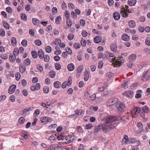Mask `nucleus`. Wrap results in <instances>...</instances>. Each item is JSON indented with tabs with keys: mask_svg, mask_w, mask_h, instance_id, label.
I'll return each mask as SVG.
<instances>
[{
	"mask_svg": "<svg viewBox=\"0 0 150 150\" xmlns=\"http://www.w3.org/2000/svg\"><path fill=\"white\" fill-rule=\"evenodd\" d=\"M137 2L136 0H129L128 4L129 6H134Z\"/></svg>",
	"mask_w": 150,
	"mask_h": 150,
	"instance_id": "20",
	"label": "nucleus"
},
{
	"mask_svg": "<svg viewBox=\"0 0 150 150\" xmlns=\"http://www.w3.org/2000/svg\"><path fill=\"white\" fill-rule=\"evenodd\" d=\"M93 127V125L91 124H88L86 125L85 128L87 129H91Z\"/></svg>",
	"mask_w": 150,
	"mask_h": 150,
	"instance_id": "51",
	"label": "nucleus"
},
{
	"mask_svg": "<svg viewBox=\"0 0 150 150\" xmlns=\"http://www.w3.org/2000/svg\"><path fill=\"white\" fill-rule=\"evenodd\" d=\"M34 109V108L33 107H31L30 108H25L24 109L23 111V114L25 113L28 111H29L30 110H32Z\"/></svg>",
	"mask_w": 150,
	"mask_h": 150,
	"instance_id": "34",
	"label": "nucleus"
},
{
	"mask_svg": "<svg viewBox=\"0 0 150 150\" xmlns=\"http://www.w3.org/2000/svg\"><path fill=\"white\" fill-rule=\"evenodd\" d=\"M44 57V60L45 62H48L50 61V58L48 55H45Z\"/></svg>",
	"mask_w": 150,
	"mask_h": 150,
	"instance_id": "53",
	"label": "nucleus"
},
{
	"mask_svg": "<svg viewBox=\"0 0 150 150\" xmlns=\"http://www.w3.org/2000/svg\"><path fill=\"white\" fill-rule=\"evenodd\" d=\"M11 42L13 46H15L16 45L17 41L15 38L12 37L11 38Z\"/></svg>",
	"mask_w": 150,
	"mask_h": 150,
	"instance_id": "25",
	"label": "nucleus"
},
{
	"mask_svg": "<svg viewBox=\"0 0 150 150\" xmlns=\"http://www.w3.org/2000/svg\"><path fill=\"white\" fill-rule=\"evenodd\" d=\"M45 51L47 53H50L52 51V48L50 46H47L45 47Z\"/></svg>",
	"mask_w": 150,
	"mask_h": 150,
	"instance_id": "41",
	"label": "nucleus"
},
{
	"mask_svg": "<svg viewBox=\"0 0 150 150\" xmlns=\"http://www.w3.org/2000/svg\"><path fill=\"white\" fill-rule=\"evenodd\" d=\"M137 126L140 129V132L141 131H143V125H142V123L140 122H139L137 123Z\"/></svg>",
	"mask_w": 150,
	"mask_h": 150,
	"instance_id": "30",
	"label": "nucleus"
},
{
	"mask_svg": "<svg viewBox=\"0 0 150 150\" xmlns=\"http://www.w3.org/2000/svg\"><path fill=\"white\" fill-rule=\"evenodd\" d=\"M31 60L28 58H27L24 61V63L27 66H29L30 64Z\"/></svg>",
	"mask_w": 150,
	"mask_h": 150,
	"instance_id": "35",
	"label": "nucleus"
},
{
	"mask_svg": "<svg viewBox=\"0 0 150 150\" xmlns=\"http://www.w3.org/2000/svg\"><path fill=\"white\" fill-rule=\"evenodd\" d=\"M39 57L41 59H43L44 57V54L43 51L42 50H40L38 51Z\"/></svg>",
	"mask_w": 150,
	"mask_h": 150,
	"instance_id": "18",
	"label": "nucleus"
},
{
	"mask_svg": "<svg viewBox=\"0 0 150 150\" xmlns=\"http://www.w3.org/2000/svg\"><path fill=\"white\" fill-rule=\"evenodd\" d=\"M16 59V57L14 55H11L9 56V59L10 60V61L11 62H13V61L15 60Z\"/></svg>",
	"mask_w": 150,
	"mask_h": 150,
	"instance_id": "37",
	"label": "nucleus"
},
{
	"mask_svg": "<svg viewBox=\"0 0 150 150\" xmlns=\"http://www.w3.org/2000/svg\"><path fill=\"white\" fill-rule=\"evenodd\" d=\"M16 79L17 81H19L21 78V76L20 73L19 72H17L15 74Z\"/></svg>",
	"mask_w": 150,
	"mask_h": 150,
	"instance_id": "43",
	"label": "nucleus"
},
{
	"mask_svg": "<svg viewBox=\"0 0 150 150\" xmlns=\"http://www.w3.org/2000/svg\"><path fill=\"white\" fill-rule=\"evenodd\" d=\"M86 40H84L83 38L81 40V44L82 46L84 47L86 45Z\"/></svg>",
	"mask_w": 150,
	"mask_h": 150,
	"instance_id": "54",
	"label": "nucleus"
},
{
	"mask_svg": "<svg viewBox=\"0 0 150 150\" xmlns=\"http://www.w3.org/2000/svg\"><path fill=\"white\" fill-rule=\"evenodd\" d=\"M108 59L111 62H115V64L117 67H118L122 64V62H120V61L116 59H114V58L112 57H109Z\"/></svg>",
	"mask_w": 150,
	"mask_h": 150,
	"instance_id": "4",
	"label": "nucleus"
},
{
	"mask_svg": "<svg viewBox=\"0 0 150 150\" xmlns=\"http://www.w3.org/2000/svg\"><path fill=\"white\" fill-rule=\"evenodd\" d=\"M32 22L33 24L36 26L38 25L40 23L39 20L36 18H33L32 19Z\"/></svg>",
	"mask_w": 150,
	"mask_h": 150,
	"instance_id": "14",
	"label": "nucleus"
},
{
	"mask_svg": "<svg viewBox=\"0 0 150 150\" xmlns=\"http://www.w3.org/2000/svg\"><path fill=\"white\" fill-rule=\"evenodd\" d=\"M16 88V86L15 85L11 86L9 89L8 93L10 94H12L15 91Z\"/></svg>",
	"mask_w": 150,
	"mask_h": 150,
	"instance_id": "13",
	"label": "nucleus"
},
{
	"mask_svg": "<svg viewBox=\"0 0 150 150\" xmlns=\"http://www.w3.org/2000/svg\"><path fill=\"white\" fill-rule=\"evenodd\" d=\"M111 49L113 51H116L117 49V45L115 43H113L112 44L111 47Z\"/></svg>",
	"mask_w": 150,
	"mask_h": 150,
	"instance_id": "29",
	"label": "nucleus"
},
{
	"mask_svg": "<svg viewBox=\"0 0 150 150\" xmlns=\"http://www.w3.org/2000/svg\"><path fill=\"white\" fill-rule=\"evenodd\" d=\"M74 137L71 135H69L65 137L66 142H65L67 144H69L72 142Z\"/></svg>",
	"mask_w": 150,
	"mask_h": 150,
	"instance_id": "10",
	"label": "nucleus"
},
{
	"mask_svg": "<svg viewBox=\"0 0 150 150\" xmlns=\"http://www.w3.org/2000/svg\"><path fill=\"white\" fill-rule=\"evenodd\" d=\"M103 126V124L100 125L99 126H96L95 127L94 134L96 135L100 129Z\"/></svg>",
	"mask_w": 150,
	"mask_h": 150,
	"instance_id": "12",
	"label": "nucleus"
},
{
	"mask_svg": "<svg viewBox=\"0 0 150 150\" xmlns=\"http://www.w3.org/2000/svg\"><path fill=\"white\" fill-rule=\"evenodd\" d=\"M125 31L128 33H131L132 34H134L136 33V31L135 30H131L129 28H126Z\"/></svg>",
	"mask_w": 150,
	"mask_h": 150,
	"instance_id": "16",
	"label": "nucleus"
},
{
	"mask_svg": "<svg viewBox=\"0 0 150 150\" xmlns=\"http://www.w3.org/2000/svg\"><path fill=\"white\" fill-rule=\"evenodd\" d=\"M101 37L100 36H98L95 37L94 39V41L95 43H98L101 42Z\"/></svg>",
	"mask_w": 150,
	"mask_h": 150,
	"instance_id": "22",
	"label": "nucleus"
},
{
	"mask_svg": "<svg viewBox=\"0 0 150 150\" xmlns=\"http://www.w3.org/2000/svg\"><path fill=\"white\" fill-rule=\"evenodd\" d=\"M3 25L4 27L6 29L8 30L9 28V26L8 24L5 21H3Z\"/></svg>",
	"mask_w": 150,
	"mask_h": 150,
	"instance_id": "39",
	"label": "nucleus"
},
{
	"mask_svg": "<svg viewBox=\"0 0 150 150\" xmlns=\"http://www.w3.org/2000/svg\"><path fill=\"white\" fill-rule=\"evenodd\" d=\"M122 38L123 40L125 41H127L129 39V36L125 34H124L122 35Z\"/></svg>",
	"mask_w": 150,
	"mask_h": 150,
	"instance_id": "19",
	"label": "nucleus"
},
{
	"mask_svg": "<svg viewBox=\"0 0 150 150\" xmlns=\"http://www.w3.org/2000/svg\"><path fill=\"white\" fill-rule=\"evenodd\" d=\"M61 42V40L59 38L56 39L55 40V44L57 45H59L60 43Z\"/></svg>",
	"mask_w": 150,
	"mask_h": 150,
	"instance_id": "46",
	"label": "nucleus"
},
{
	"mask_svg": "<svg viewBox=\"0 0 150 150\" xmlns=\"http://www.w3.org/2000/svg\"><path fill=\"white\" fill-rule=\"evenodd\" d=\"M114 75L113 73L111 72H108L106 74V76L108 78H110Z\"/></svg>",
	"mask_w": 150,
	"mask_h": 150,
	"instance_id": "59",
	"label": "nucleus"
},
{
	"mask_svg": "<svg viewBox=\"0 0 150 150\" xmlns=\"http://www.w3.org/2000/svg\"><path fill=\"white\" fill-rule=\"evenodd\" d=\"M127 11H128L129 13L131 12L129 9L126 10V9H124L120 11L121 14L123 17L126 18L128 16V14L127 13Z\"/></svg>",
	"mask_w": 150,
	"mask_h": 150,
	"instance_id": "8",
	"label": "nucleus"
},
{
	"mask_svg": "<svg viewBox=\"0 0 150 150\" xmlns=\"http://www.w3.org/2000/svg\"><path fill=\"white\" fill-rule=\"evenodd\" d=\"M103 62L101 61H100L99 62L98 64V68H99V69H101L102 68V67L103 66Z\"/></svg>",
	"mask_w": 150,
	"mask_h": 150,
	"instance_id": "55",
	"label": "nucleus"
},
{
	"mask_svg": "<svg viewBox=\"0 0 150 150\" xmlns=\"http://www.w3.org/2000/svg\"><path fill=\"white\" fill-rule=\"evenodd\" d=\"M133 91H125L123 95L127 97L131 98L133 94Z\"/></svg>",
	"mask_w": 150,
	"mask_h": 150,
	"instance_id": "7",
	"label": "nucleus"
},
{
	"mask_svg": "<svg viewBox=\"0 0 150 150\" xmlns=\"http://www.w3.org/2000/svg\"><path fill=\"white\" fill-rule=\"evenodd\" d=\"M35 45L37 46H40L42 44L41 41L39 40H36L35 41Z\"/></svg>",
	"mask_w": 150,
	"mask_h": 150,
	"instance_id": "48",
	"label": "nucleus"
},
{
	"mask_svg": "<svg viewBox=\"0 0 150 150\" xmlns=\"http://www.w3.org/2000/svg\"><path fill=\"white\" fill-rule=\"evenodd\" d=\"M114 18L116 20H118L120 18V15L118 12H115L113 14Z\"/></svg>",
	"mask_w": 150,
	"mask_h": 150,
	"instance_id": "11",
	"label": "nucleus"
},
{
	"mask_svg": "<svg viewBox=\"0 0 150 150\" xmlns=\"http://www.w3.org/2000/svg\"><path fill=\"white\" fill-rule=\"evenodd\" d=\"M84 74V79L85 81H87L88 80L89 76V73L88 71L86 70L85 71Z\"/></svg>",
	"mask_w": 150,
	"mask_h": 150,
	"instance_id": "21",
	"label": "nucleus"
},
{
	"mask_svg": "<svg viewBox=\"0 0 150 150\" xmlns=\"http://www.w3.org/2000/svg\"><path fill=\"white\" fill-rule=\"evenodd\" d=\"M6 11L9 13H12V11L11 8L10 7H8L6 8Z\"/></svg>",
	"mask_w": 150,
	"mask_h": 150,
	"instance_id": "52",
	"label": "nucleus"
},
{
	"mask_svg": "<svg viewBox=\"0 0 150 150\" xmlns=\"http://www.w3.org/2000/svg\"><path fill=\"white\" fill-rule=\"evenodd\" d=\"M54 85L56 88H58L60 87L61 84L59 81H57L54 82Z\"/></svg>",
	"mask_w": 150,
	"mask_h": 150,
	"instance_id": "23",
	"label": "nucleus"
},
{
	"mask_svg": "<svg viewBox=\"0 0 150 150\" xmlns=\"http://www.w3.org/2000/svg\"><path fill=\"white\" fill-rule=\"evenodd\" d=\"M136 55L132 54L129 57V60L130 61H133L136 59Z\"/></svg>",
	"mask_w": 150,
	"mask_h": 150,
	"instance_id": "24",
	"label": "nucleus"
},
{
	"mask_svg": "<svg viewBox=\"0 0 150 150\" xmlns=\"http://www.w3.org/2000/svg\"><path fill=\"white\" fill-rule=\"evenodd\" d=\"M43 91L45 93H48L49 91V89L47 86H45L43 88Z\"/></svg>",
	"mask_w": 150,
	"mask_h": 150,
	"instance_id": "61",
	"label": "nucleus"
},
{
	"mask_svg": "<svg viewBox=\"0 0 150 150\" xmlns=\"http://www.w3.org/2000/svg\"><path fill=\"white\" fill-rule=\"evenodd\" d=\"M67 85L68 86V82L65 81L63 83L62 86V88H64L66 87Z\"/></svg>",
	"mask_w": 150,
	"mask_h": 150,
	"instance_id": "64",
	"label": "nucleus"
},
{
	"mask_svg": "<svg viewBox=\"0 0 150 150\" xmlns=\"http://www.w3.org/2000/svg\"><path fill=\"white\" fill-rule=\"evenodd\" d=\"M142 110L144 112L147 113L149 111V109L147 106H145L143 107Z\"/></svg>",
	"mask_w": 150,
	"mask_h": 150,
	"instance_id": "36",
	"label": "nucleus"
},
{
	"mask_svg": "<svg viewBox=\"0 0 150 150\" xmlns=\"http://www.w3.org/2000/svg\"><path fill=\"white\" fill-rule=\"evenodd\" d=\"M52 13L54 14L56 13L57 12V8L55 7H53L52 9Z\"/></svg>",
	"mask_w": 150,
	"mask_h": 150,
	"instance_id": "62",
	"label": "nucleus"
},
{
	"mask_svg": "<svg viewBox=\"0 0 150 150\" xmlns=\"http://www.w3.org/2000/svg\"><path fill=\"white\" fill-rule=\"evenodd\" d=\"M83 69V66H79L77 69V71L78 73H81L82 72Z\"/></svg>",
	"mask_w": 150,
	"mask_h": 150,
	"instance_id": "49",
	"label": "nucleus"
},
{
	"mask_svg": "<svg viewBox=\"0 0 150 150\" xmlns=\"http://www.w3.org/2000/svg\"><path fill=\"white\" fill-rule=\"evenodd\" d=\"M5 30L2 28L0 29V35L2 36H5Z\"/></svg>",
	"mask_w": 150,
	"mask_h": 150,
	"instance_id": "44",
	"label": "nucleus"
},
{
	"mask_svg": "<svg viewBox=\"0 0 150 150\" xmlns=\"http://www.w3.org/2000/svg\"><path fill=\"white\" fill-rule=\"evenodd\" d=\"M121 118L119 117H118V118H117L115 116H108L105 118L104 120L105 123H108L110 122H113L115 121H118Z\"/></svg>",
	"mask_w": 150,
	"mask_h": 150,
	"instance_id": "2",
	"label": "nucleus"
},
{
	"mask_svg": "<svg viewBox=\"0 0 150 150\" xmlns=\"http://www.w3.org/2000/svg\"><path fill=\"white\" fill-rule=\"evenodd\" d=\"M21 19L23 20L26 21L27 19V16L25 14H22L21 15Z\"/></svg>",
	"mask_w": 150,
	"mask_h": 150,
	"instance_id": "63",
	"label": "nucleus"
},
{
	"mask_svg": "<svg viewBox=\"0 0 150 150\" xmlns=\"http://www.w3.org/2000/svg\"><path fill=\"white\" fill-rule=\"evenodd\" d=\"M21 44L22 45L25 47L27 46V41L25 39H23L21 42Z\"/></svg>",
	"mask_w": 150,
	"mask_h": 150,
	"instance_id": "47",
	"label": "nucleus"
},
{
	"mask_svg": "<svg viewBox=\"0 0 150 150\" xmlns=\"http://www.w3.org/2000/svg\"><path fill=\"white\" fill-rule=\"evenodd\" d=\"M64 16L67 19V20L70 19L69 13L68 11H65L64 12Z\"/></svg>",
	"mask_w": 150,
	"mask_h": 150,
	"instance_id": "32",
	"label": "nucleus"
},
{
	"mask_svg": "<svg viewBox=\"0 0 150 150\" xmlns=\"http://www.w3.org/2000/svg\"><path fill=\"white\" fill-rule=\"evenodd\" d=\"M61 20V18L59 16L57 17L55 19V22L57 24H59L60 23V21Z\"/></svg>",
	"mask_w": 150,
	"mask_h": 150,
	"instance_id": "40",
	"label": "nucleus"
},
{
	"mask_svg": "<svg viewBox=\"0 0 150 150\" xmlns=\"http://www.w3.org/2000/svg\"><path fill=\"white\" fill-rule=\"evenodd\" d=\"M67 25L68 28H70L72 25V22L70 19L67 20Z\"/></svg>",
	"mask_w": 150,
	"mask_h": 150,
	"instance_id": "38",
	"label": "nucleus"
},
{
	"mask_svg": "<svg viewBox=\"0 0 150 150\" xmlns=\"http://www.w3.org/2000/svg\"><path fill=\"white\" fill-rule=\"evenodd\" d=\"M72 79V77L71 76L68 78V81H67L68 82V86H70L71 84Z\"/></svg>",
	"mask_w": 150,
	"mask_h": 150,
	"instance_id": "50",
	"label": "nucleus"
},
{
	"mask_svg": "<svg viewBox=\"0 0 150 150\" xmlns=\"http://www.w3.org/2000/svg\"><path fill=\"white\" fill-rule=\"evenodd\" d=\"M74 65L72 63L69 64L67 66V69L70 71H73L74 69Z\"/></svg>",
	"mask_w": 150,
	"mask_h": 150,
	"instance_id": "17",
	"label": "nucleus"
},
{
	"mask_svg": "<svg viewBox=\"0 0 150 150\" xmlns=\"http://www.w3.org/2000/svg\"><path fill=\"white\" fill-rule=\"evenodd\" d=\"M80 47L81 45L79 43H75L74 45V47L76 49L79 48H80Z\"/></svg>",
	"mask_w": 150,
	"mask_h": 150,
	"instance_id": "57",
	"label": "nucleus"
},
{
	"mask_svg": "<svg viewBox=\"0 0 150 150\" xmlns=\"http://www.w3.org/2000/svg\"><path fill=\"white\" fill-rule=\"evenodd\" d=\"M52 121V119L50 117H43L40 119L41 122L46 123L48 122H50Z\"/></svg>",
	"mask_w": 150,
	"mask_h": 150,
	"instance_id": "6",
	"label": "nucleus"
},
{
	"mask_svg": "<svg viewBox=\"0 0 150 150\" xmlns=\"http://www.w3.org/2000/svg\"><path fill=\"white\" fill-rule=\"evenodd\" d=\"M25 121V119L23 117H20L19 119V122L21 124H23Z\"/></svg>",
	"mask_w": 150,
	"mask_h": 150,
	"instance_id": "45",
	"label": "nucleus"
},
{
	"mask_svg": "<svg viewBox=\"0 0 150 150\" xmlns=\"http://www.w3.org/2000/svg\"><path fill=\"white\" fill-rule=\"evenodd\" d=\"M128 137L126 135H124V138L122 139V141L125 144H128V143L129 142L128 141Z\"/></svg>",
	"mask_w": 150,
	"mask_h": 150,
	"instance_id": "27",
	"label": "nucleus"
},
{
	"mask_svg": "<svg viewBox=\"0 0 150 150\" xmlns=\"http://www.w3.org/2000/svg\"><path fill=\"white\" fill-rule=\"evenodd\" d=\"M146 44L148 46H150V38H148L145 40Z\"/></svg>",
	"mask_w": 150,
	"mask_h": 150,
	"instance_id": "56",
	"label": "nucleus"
},
{
	"mask_svg": "<svg viewBox=\"0 0 150 150\" xmlns=\"http://www.w3.org/2000/svg\"><path fill=\"white\" fill-rule=\"evenodd\" d=\"M19 71L21 73L23 74L25 70L26 67L25 66H23L22 64H21L19 66Z\"/></svg>",
	"mask_w": 150,
	"mask_h": 150,
	"instance_id": "15",
	"label": "nucleus"
},
{
	"mask_svg": "<svg viewBox=\"0 0 150 150\" xmlns=\"http://www.w3.org/2000/svg\"><path fill=\"white\" fill-rule=\"evenodd\" d=\"M116 107L118 112H121L124 111V109L125 107V105L122 103H117L116 104Z\"/></svg>",
	"mask_w": 150,
	"mask_h": 150,
	"instance_id": "3",
	"label": "nucleus"
},
{
	"mask_svg": "<svg viewBox=\"0 0 150 150\" xmlns=\"http://www.w3.org/2000/svg\"><path fill=\"white\" fill-rule=\"evenodd\" d=\"M0 57L4 59H6L8 58V55L6 54H4L0 55Z\"/></svg>",
	"mask_w": 150,
	"mask_h": 150,
	"instance_id": "42",
	"label": "nucleus"
},
{
	"mask_svg": "<svg viewBox=\"0 0 150 150\" xmlns=\"http://www.w3.org/2000/svg\"><path fill=\"white\" fill-rule=\"evenodd\" d=\"M55 67L56 69L59 70L61 68V66L60 64L56 63L55 64Z\"/></svg>",
	"mask_w": 150,
	"mask_h": 150,
	"instance_id": "60",
	"label": "nucleus"
},
{
	"mask_svg": "<svg viewBox=\"0 0 150 150\" xmlns=\"http://www.w3.org/2000/svg\"><path fill=\"white\" fill-rule=\"evenodd\" d=\"M142 93V91L141 90H138L137 91V93L135 96V97L136 98L138 99L142 97L141 95L140 94Z\"/></svg>",
	"mask_w": 150,
	"mask_h": 150,
	"instance_id": "26",
	"label": "nucleus"
},
{
	"mask_svg": "<svg viewBox=\"0 0 150 150\" xmlns=\"http://www.w3.org/2000/svg\"><path fill=\"white\" fill-rule=\"evenodd\" d=\"M37 69L39 70V71L42 72L43 71V69L42 67L39 64L37 65Z\"/></svg>",
	"mask_w": 150,
	"mask_h": 150,
	"instance_id": "58",
	"label": "nucleus"
},
{
	"mask_svg": "<svg viewBox=\"0 0 150 150\" xmlns=\"http://www.w3.org/2000/svg\"><path fill=\"white\" fill-rule=\"evenodd\" d=\"M129 27L132 28H134L136 25L135 22L132 20L129 21Z\"/></svg>",
	"mask_w": 150,
	"mask_h": 150,
	"instance_id": "28",
	"label": "nucleus"
},
{
	"mask_svg": "<svg viewBox=\"0 0 150 150\" xmlns=\"http://www.w3.org/2000/svg\"><path fill=\"white\" fill-rule=\"evenodd\" d=\"M49 75L51 78H54L56 75V73L53 71H51L49 72Z\"/></svg>",
	"mask_w": 150,
	"mask_h": 150,
	"instance_id": "33",
	"label": "nucleus"
},
{
	"mask_svg": "<svg viewBox=\"0 0 150 150\" xmlns=\"http://www.w3.org/2000/svg\"><path fill=\"white\" fill-rule=\"evenodd\" d=\"M118 99L117 98H112L108 100V104L110 105H112L115 104L117 101Z\"/></svg>",
	"mask_w": 150,
	"mask_h": 150,
	"instance_id": "9",
	"label": "nucleus"
},
{
	"mask_svg": "<svg viewBox=\"0 0 150 150\" xmlns=\"http://www.w3.org/2000/svg\"><path fill=\"white\" fill-rule=\"evenodd\" d=\"M117 126V124L116 123L108 125H105L103 127V131L105 133L108 134L109 133L110 131L114 129Z\"/></svg>",
	"mask_w": 150,
	"mask_h": 150,
	"instance_id": "1",
	"label": "nucleus"
},
{
	"mask_svg": "<svg viewBox=\"0 0 150 150\" xmlns=\"http://www.w3.org/2000/svg\"><path fill=\"white\" fill-rule=\"evenodd\" d=\"M31 54L33 57L34 58H37L38 57V54L36 51L33 50L31 52Z\"/></svg>",
	"mask_w": 150,
	"mask_h": 150,
	"instance_id": "31",
	"label": "nucleus"
},
{
	"mask_svg": "<svg viewBox=\"0 0 150 150\" xmlns=\"http://www.w3.org/2000/svg\"><path fill=\"white\" fill-rule=\"evenodd\" d=\"M150 76V70H148L142 77V80L145 81L147 80Z\"/></svg>",
	"mask_w": 150,
	"mask_h": 150,
	"instance_id": "5",
	"label": "nucleus"
}]
</instances>
